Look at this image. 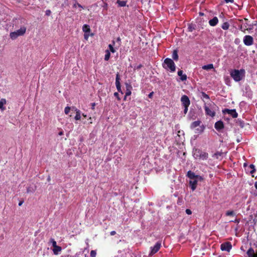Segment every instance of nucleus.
<instances>
[{"instance_id":"f257e3e1","label":"nucleus","mask_w":257,"mask_h":257,"mask_svg":"<svg viewBox=\"0 0 257 257\" xmlns=\"http://www.w3.org/2000/svg\"><path fill=\"white\" fill-rule=\"evenodd\" d=\"M186 176L190 179L189 183V186L192 191H194L196 189L198 182H202L204 180V178L202 176L196 175L191 171H188Z\"/></svg>"},{"instance_id":"f03ea898","label":"nucleus","mask_w":257,"mask_h":257,"mask_svg":"<svg viewBox=\"0 0 257 257\" xmlns=\"http://www.w3.org/2000/svg\"><path fill=\"white\" fill-rule=\"evenodd\" d=\"M231 77L236 82L241 80L245 76V70L243 69L240 70L234 69L230 72Z\"/></svg>"},{"instance_id":"7ed1b4c3","label":"nucleus","mask_w":257,"mask_h":257,"mask_svg":"<svg viewBox=\"0 0 257 257\" xmlns=\"http://www.w3.org/2000/svg\"><path fill=\"white\" fill-rule=\"evenodd\" d=\"M163 67L164 68L167 70H170V72H174L176 70L175 64L170 58H166L163 64Z\"/></svg>"},{"instance_id":"20e7f679","label":"nucleus","mask_w":257,"mask_h":257,"mask_svg":"<svg viewBox=\"0 0 257 257\" xmlns=\"http://www.w3.org/2000/svg\"><path fill=\"white\" fill-rule=\"evenodd\" d=\"M193 156L195 158H199L202 160H207L208 158V154L207 153L202 151L199 149H195L193 150Z\"/></svg>"},{"instance_id":"39448f33","label":"nucleus","mask_w":257,"mask_h":257,"mask_svg":"<svg viewBox=\"0 0 257 257\" xmlns=\"http://www.w3.org/2000/svg\"><path fill=\"white\" fill-rule=\"evenodd\" d=\"M218 109V106L214 103L210 104V108L206 105L204 106L206 114L211 117H214L215 115V111Z\"/></svg>"},{"instance_id":"423d86ee","label":"nucleus","mask_w":257,"mask_h":257,"mask_svg":"<svg viewBox=\"0 0 257 257\" xmlns=\"http://www.w3.org/2000/svg\"><path fill=\"white\" fill-rule=\"evenodd\" d=\"M26 31L25 27H22L16 31L10 33V37L12 40L17 39L19 36L23 35Z\"/></svg>"},{"instance_id":"0eeeda50","label":"nucleus","mask_w":257,"mask_h":257,"mask_svg":"<svg viewBox=\"0 0 257 257\" xmlns=\"http://www.w3.org/2000/svg\"><path fill=\"white\" fill-rule=\"evenodd\" d=\"M222 113L224 114L228 113L230 114L233 118H236L238 116V113L236 112L235 109H229L225 108L222 110Z\"/></svg>"},{"instance_id":"6e6552de","label":"nucleus","mask_w":257,"mask_h":257,"mask_svg":"<svg viewBox=\"0 0 257 257\" xmlns=\"http://www.w3.org/2000/svg\"><path fill=\"white\" fill-rule=\"evenodd\" d=\"M120 75L118 73H117L116 75V78H115V85H116V89L119 92L121 93V94H123V92L121 89V85H120Z\"/></svg>"},{"instance_id":"1a4fd4ad","label":"nucleus","mask_w":257,"mask_h":257,"mask_svg":"<svg viewBox=\"0 0 257 257\" xmlns=\"http://www.w3.org/2000/svg\"><path fill=\"white\" fill-rule=\"evenodd\" d=\"M244 44L246 46H250L253 44V38L251 36L246 35L243 38Z\"/></svg>"},{"instance_id":"9d476101","label":"nucleus","mask_w":257,"mask_h":257,"mask_svg":"<svg viewBox=\"0 0 257 257\" xmlns=\"http://www.w3.org/2000/svg\"><path fill=\"white\" fill-rule=\"evenodd\" d=\"M181 101L183 106H189L190 104V99L189 97L186 95H183L181 97Z\"/></svg>"},{"instance_id":"9b49d317","label":"nucleus","mask_w":257,"mask_h":257,"mask_svg":"<svg viewBox=\"0 0 257 257\" xmlns=\"http://www.w3.org/2000/svg\"><path fill=\"white\" fill-rule=\"evenodd\" d=\"M232 245L230 242H225L221 244V249L222 250L229 251Z\"/></svg>"},{"instance_id":"f8f14e48","label":"nucleus","mask_w":257,"mask_h":257,"mask_svg":"<svg viewBox=\"0 0 257 257\" xmlns=\"http://www.w3.org/2000/svg\"><path fill=\"white\" fill-rule=\"evenodd\" d=\"M161 246V243L160 241H158L154 247H151V251L150 254L152 255L158 251Z\"/></svg>"},{"instance_id":"ddd939ff","label":"nucleus","mask_w":257,"mask_h":257,"mask_svg":"<svg viewBox=\"0 0 257 257\" xmlns=\"http://www.w3.org/2000/svg\"><path fill=\"white\" fill-rule=\"evenodd\" d=\"M215 129L218 131H220L224 128V125L222 121L219 120L215 122L214 124Z\"/></svg>"},{"instance_id":"4468645a","label":"nucleus","mask_w":257,"mask_h":257,"mask_svg":"<svg viewBox=\"0 0 257 257\" xmlns=\"http://www.w3.org/2000/svg\"><path fill=\"white\" fill-rule=\"evenodd\" d=\"M247 257H257V251L255 252L252 247H250L246 252Z\"/></svg>"},{"instance_id":"2eb2a0df","label":"nucleus","mask_w":257,"mask_h":257,"mask_svg":"<svg viewBox=\"0 0 257 257\" xmlns=\"http://www.w3.org/2000/svg\"><path fill=\"white\" fill-rule=\"evenodd\" d=\"M125 88H126V92H125L126 96H130L132 94L131 90L133 89V87H132V85L130 83H125Z\"/></svg>"},{"instance_id":"dca6fc26","label":"nucleus","mask_w":257,"mask_h":257,"mask_svg":"<svg viewBox=\"0 0 257 257\" xmlns=\"http://www.w3.org/2000/svg\"><path fill=\"white\" fill-rule=\"evenodd\" d=\"M178 75L180 76V80L182 81H185L187 80V77L186 74H183V71L181 70H179L178 71Z\"/></svg>"},{"instance_id":"f3484780","label":"nucleus","mask_w":257,"mask_h":257,"mask_svg":"<svg viewBox=\"0 0 257 257\" xmlns=\"http://www.w3.org/2000/svg\"><path fill=\"white\" fill-rule=\"evenodd\" d=\"M218 22V18L216 17H214L212 19L209 20V24L211 26H215L217 24Z\"/></svg>"},{"instance_id":"a211bd4d","label":"nucleus","mask_w":257,"mask_h":257,"mask_svg":"<svg viewBox=\"0 0 257 257\" xmlns=\"http://www.w3.org/2000/svg\"><path fill=\"white\" fill-rule=\"evenodd\" d=\"M196 28V25L193 23H190L188 24V32H192L193 30H195Z\"/></svg>"},{"instance_id":"6ab92c4d","label":"nucleus","mask_w":257,"mask_h":257,"mask_svg":"<svg viewBox=\"0 0 257 257\" xmlns=\"http://www.w3.org/2000/svg\"><path fill=\"white\" fill-rule=\"evenodd\" d=\"M62 250V248L61 246H56L54 247L53 249V251L54 254H58L60 251H61Z\"/></svg>"},{"instance_id":"aec40b11","label":"nucleus","mask_w":257,"mask_h":257,"mask_svg":"<svg viewBox=\"0 0 257 257\" xmlns=\"http://www.w3.org/2000/svg\"><path fill=\"white\" fill-rule=\"evenodd\" d=\"M201 123V121L200 120H197L193 122L190 126V127L191 128H194L197 126H200V123Z\"/></svg>"},{"instance_id":"412c9836","label":"nucleus","mask_w":257,"mask_h":257,"mask_svg":"<svg viewBox=\"0 0 257 257\" xmlns=\"http://www.w3.org/2000/svg\"><path fill=\"white\" fill-rule=\"evenodd\" d=\"M202 68L204 70H209L214 68L213 65L212 64H209L208 65H204Z\"/></svg>"},{"instance_id":"4be33fe9","label":"nucleus","mask_w":257,"mask_h":257,"mask_svg":"<svg viewBox=\"0 0 257 257\" xmlns=\"http://www.w3.org/2000/svg\"><path fill=\"white\" fill-rule=\"evenodd\" d=\"M236 123L237 125L240 126V127L243 128L244 126L245 123L243 120L241 119H237L236 120Z\"/></svg>"},{"instance_id":"5701e85b","label":"nucleus","mask_w":257,"mask_h":257,"mask_svg":"<svg viewBox=\"0 0 257 257\" xmlns=\"http://www.w3.org/2000/svg\"><path fill=\"white\" fill-rule=\"evenodd\" d=\"M172 58L175 61H177L178 60L179 57L178 55V51L177 50H174L173 51L172 54Z\"/></svg>"},{"instance_id":"b1692460","label":"nucleus","mask_w":257,"mask_h":257,"mask_svg":"<svg viewBox=\"0 0 257 257\" xmlns=\"http://www.w3.org/2000/svg\"><path fill=\"white\" fill-rule=\"evenodd\" d=\"M6 103V100L4 98H2L0 100V109L2 110H5V108L4 107V105Z\"/></svg>"},{"instance_id":"393cba45","label":"nucleus","mask_w":257,"mask_h":257,"mask_svg":"<svg viewBox=\"0 0 257 257\" xmlns=\"http://www.w3.org/2000/svg\"><path fill=\"white\" fill-rule=\"evenodd\" d=\"M82 30L85 33H89L90 32L89 26L87 25H84L83 26Z\"/></svg>"},{"instance_id":"a878e982","label":"nucleus","mask_w":257,"mask_h":257,"mask_svg":"<svg viewBox=\"0 0 257 257\" xmlns=\"http://www.w3.org/2000/svg\"><path fill=\"white\" fill-rule=\"evenodd\" d=\"M199 127L197 128L196 129V133H198V134H201L202 133L204 129H205V126L203 125H200V126H199Z\"/></svg>"},{"instance_id":"bb28decb","label":"nucleus","mask_w":257,"mask_h":257,"mask_svg":"<svg viewBox=\"0 0 257 257\" xmlns=\"http://www.w3.org/2000/svg\"><path fill=\"white\" fill-rule=\"evenodd\" d=\"M110 53L109 51L108 50H106L105 57H104V60L105 61H108L110 58Z\"/></svg>"},{"instance_id":"cd10ccee","label":"nucleus","mask_w":257,"mask_h":257,"mask_svg":"<svg viewBox=\"0 0 257 257\" xmlns=\"http://www.w3.org/2000/svg\"><path fill=\"white\" fill-rule=\"evenodd\" d=\"M117 4H118L119 7H124L126 5V2L124 1L117 0Z\"/></svg>"},{"instance_id":"c85d7f7f","label":"nucleus","mask_w":257,"mask_h":257,"mask_svg":"<svg viewBox=\"0 0 257 257\" xmlns=\"http://www.w3.org/2000/svg\"><path fill=\"white\" fill-rule=\"evenodd\" d=\"M35 190H36V187L35 188H34L31 186H29L27 188V192L28 193L34 192L35 191Z\"/></svg>"},{"instance_id":"c756f323","label":"nucleus","mask_w":257,"mask_h":257,"mask_svg":"<svg viewBox=\"0 0 257 257\" xmlns=\"http://www.w3.org/2000/svg\"><path fill=\"white\" fill-rule=\"evenodd\" d=\"M229 27V24L228 22H225L221 26V28L222 29H223V30H227L228 29Z\"/></svg>"},{"instance_id":"7c9ffc66","label":"nucleus","mask_w":257,"mask_h":257,"mask_svg":"<svg viewBox=\"0 0 257 257\" xmlns=\"http://www.w3.org/2000/svg\"><path fill=\"white\" fill-rule=\"evenodd\" d=\"M81 116H80V111L79 110H76V114L75 116V119L76 120H79L80 119Z\"/></svg>"},{"instance_id":"2f4dec72","label":"nucleus","mask_w":257,"mask_h":257,"mask_svg":"<svg viewBox=\"0 0 257 257\" xmlns=\"http://www.w3.org/2000/svg\"><path fill=\"white\" fill-rule=\"evenodd\" d=\"M249 168L251 169V170L250 171V174H253L255 172V166L253 164H250L249 166Z\"/></svg>"},{"instance_id":"473e14b6","label":"nucleus","mask_w":257,"mask_h":257,"mask_svg":"<svg viewBox=\"0 0 257 257\" xmlns=\"http://www.w3.org/2000/svg\"><path fill=\"white\" fill-rule=\"evenodd\" d=\"M225 214L226 216H234L235 215V213H234V211L232 210H228V211H226Z\"/></svg>"},{"instance_id":"72a5a7b5","label":"nucleus","mask_w":257,"mask_h":257,"mask_svg":"<svg viewBox=\"0 0 257 257\" xmlns=\"http://www.w3.org/2000/svg\"><path fill=\"white\" fill-rule=\"evenodd\" d=\"M108 47H109V52H111L112 53H114L115 52V50L114 49V48L113 47L112 45H111V44H109L108 45Z\"/></svg>"},{"instance_id":"f704fd0d","label":"nucleus","mask_w":257,"mask_h":257,"mask_svg":"<svg viewBox=\"0 0 257 257\" xmlns=\"http://www.w3.org/2000/svg\"><path fill=\"white\" fill-rule=\"evenodd\" d=\"M50 242L52 243L53 247L57 245L56 241L53 238H51Z\"/></svg>"},{"instance_id":"c9c22d12","label":"nucleus","mask_w":257,"mask_h":257,"mask_svg":"<svg viewBox=\"0 0 257 257\" xmlns=\"http://www.w3.org/2000/svg\"><path fill=\"white\" fill-rule=\"evenodd\" d=\"M96 255V252L95 250H92L90 252L91 257H95Z\"/></svg>"},{"instance_id":"e433bc0d","label":"nucleus","mask_w":257,"mask_h":257,"mask_svg":"<svg viewBox=\"0 0 257 257\" xmlns=\"http://www.w3.org/2000/svg\"><path fill=\"white\" fill-rule=\"evenodd\" d=\"M202 96L204 98H206V99H209V96L208 94H206L205 92H202Z\"/></svg>"},{"instance_id":"4c0bfd02","label":"nucleus","mask_w":257,"mask_h":257,"mask_svg":"<svg viewBox=\"0 0 257 257\" xmlns=\"http://www.w3.org/2000/svg\"><path fill=\"white\" fill-rule=\"evenodd\" d=\"M70 107L69 106H67L65 108L64 112L65 113L67 114L70 111Z\"/></svg>"},{"instance_id":"58836bf2","label":"nucleus","mask_w":257,"mask_h":257,"mask_svg":"<svg viewBox=\"0 0 257 257\" xmlns=\"http://www.w3.org/2000/svg\"><path fill=\"white\" fill-rule=\"evenodd\" d=\"M185 212H186V214H187L188 215H190L192 214V211L189 209H186Z\"/></svg>"},{"instance_id":"ea45409f","label":"nucleus","mask_w":257,"mask_h":257,"mask_svg":"<svg viewBox=\"0 0 257 257\" xmlns=\"http://www.w3.org/2000/svg\"><path fill=\"white\" fill-rule=\"evenodd\" d=\"M189 106H184V113L185 114H186L187 111H188V108Z\"/></svg>"},{"instance_id":"a19ab883","label":"nucleus","mask_w":257,"mask_h":257,"mask_svg":"<svg viewBox=\"0 0 257 257\" xmlns=\"http://www.w3.org/2000/svg\"><path fill=\"white\" fill-rule=\"evenodd\" d=\"M51 14V11L49 10H47L46 11V16H50Z\"/></svg>"},{"instance_id":"79ce46f5","label":"nucleus","mask_w":257,"mask_h":257,"mask_svg":"<svg viewBox=\"0 0 257 257\" xmlns=\"http://www.w3.org/2000/svg\"><path fill=\"white\" fill-rule=\"evenodd\" d=\"M114 95L117 98V99L119 100H120V97H119V95H118V93L117 92H115L114 93Z\"/></svg>"},{"instance_id":"37998d69","label":"nucleus","mask_w":257,"mask_h":257,"mask_svg":"<svg viewBox=\"0 0 257 257\" xmlns=\"http://www.w3.org/2000/svg\"><path fill=\"white\" fill-rule=\"evenodd\" d=\"M95 103H91V108L92 109H94V107H95Z\"/></svg>"},{"instance_id":"c03bdc74","label":"nucleus","mask_w":257,"mask_h":257,"mask_svg":"<svg viewBox=\"0 0 257 257\" xmlns=\"http://www.w3.org/2000/svg\"><path fill=\"white\" fill-rule=\"evenodd\" d=\"M224 1L226 3H233L234 2V0H224Z\"/></svg>"},{"instance_id":"a18cd8bd","label":"nucleus","mask_w":257,"mask_h":257,"mask_svg":"<svg viewBox=\"0 0 257 257\" xmlns=\"http://www.w3.org/2000/svg\"><path fill=\"white\" fill-rule=\"evenodd\" d=\"M142 67H143V65L142 64H140L136 67V69L139 70V69H140Z\"/></svg>"},{"instance_id":"49530a36","label":"nucleus","mask_w":257,"mask_h":257,"mask_svg":"<svg viewBox=\"0 0 257 257\" xmlns=\"http://www.w3.org/2000/svg\"><path fill=\"white\" fill-rule=\"evenodd\" d=\"M103 8L107 9V4L104 3L103 6H102Z\"/></svg>"},{"instance_id":"de8ad7c7","label":"nucleus","mask_w":257,"mask_h":257,"mask_svg":"<svg viewBox=\"0 0 257 257\" xmlns=\"http://www.w3.org/2000/svg\"><path fill=\"white\" fill-rule=\"evenodd\" d=\"M76 5H77L78 7L82 8V6H81L80 4H78V3H76V4H75L74 5V7H76Z\"/></svg>"},{"instance_id":"09e8293b","label":"nucleus","mask_w":257,"mask_h":257,"mask_svg":"<svg viewBox=\"0 0 257 257\" xmlns=\"http://www.w3.org/2000/svg\"><path fill=\"white\" fill-rule=\"evenodd\" d=\"M111 235H114L116 234V232L115 231H112L110 233Z\"/></svg>"},{"instance_id":"8fccbe9b","label":"nucleus","mask_w":257,"mask_h":257,"mask_svg":"<svg viewBox=\"0 0 257 257\" xmlns=\"http://www.w3.org/2000/svg\"><path fill=\"white\" fill-rule=\"evenodd\" d=\"M153 92H151L148 95L149 97L151 98L153 95Z\"/></svg>"},{"instance_id":"3c124183","label":"nucleus","mask_w":257,"mask_h":257,"mask_svg":"<svg viewBox=\"0 0 257 257\" xmlns=\"http://www.w3.org/2000/svg\"><path fill=\"white\" fill-rule=\"evenodd\" d=\"M23 203H24L23 200L20 201V202L19 203V206H21Z\"/></svg>"},{"instance_id":"603ef678","label":"nucleus","mask_w":257,"mask_h":257,"mask_svg":"<svg viewBox=\"0 0 257 257\" xmlns=\"http://www.w3.org/2000/svg\"><path fill=\"white\" fill-rule=\"evenodd\" d=\"M88 37V35H87L86 33H85V34H84V38L87 40Z\"/></svg>"},{"instance_id":"864d4df0","label":"nucleus","mask_w":257,"mask_h":257,"mask_svg":"<svg viewBox=\"0 0 257 257\" xmlns=\"http://www.w3.org/2000/svg\"><path fill=\"white\" fill-rule=\"evenodd\" d=\"M58 135H59V136H62V135H63V132H62V131H61V132H60L59 133Z\"/></svg>"},{"instance_id":"5fc2aeb1","label":"nucleus","mask_w":257,"mask_h":257,"mask_svg":"<svg viewBox=\"0 0 257 257\" xmlns=\"http://www.w3.org/2000/svg\"><path fill=\"white\" fill-rule=\"evenodd\" d=\"M254 187L257 189V182H255L254 183Z\"/></svg>"},{"instance_id":"6e6d98bb","label":"nucleus","mask_w":257,"mask_h":257,"mask_svg":"<svg viewBox=\"0 0 257 257\" xmlns=\"http://www.w3.org/2000/svg\"><path fill=\"white\" fill-rule=\"evenodd\" d=\"M117 40V42H120L121 39H120V38L119 37H118V38H117V40Z\"/></svg>"},{"instance_id":"4d7b16f0","label":"nucleus","mask_w":257,"mask_h":257,"mask_svg":"<svg viewBox=\"0 0 257 257\" xmlns=\"http://www.w3.org/2000/svg\"><path fill=\"white\" fill-rule=\"evenodd\" d=\"M127 96H126V94H125V96H124V98H123V100H126Z\"/></svg>"},{"instance_id":"13d9d810","label":"nucleus","mask_w":257,"mask_h":257,"mask_svg":"<svg viewBox=\"0 0 257 257\" xmlns=\"http://www.w3.org/2000/svg\"><path fill=\"white\" fill-rule=\"evenodd\" d=\"M253 223H254V224H256V221L255 220V219H253Z\"/></svg>"},{"instance_id":"bf43d9fd","label":"nucleus","mask_w":257,"mask_h":257,"mask_svg":"<svg viewBox=\"0 0 257 257\" xmlns=\"http://www.w3.org/2000/svg\"><path fill=\"white\" fill-rule=\"evenodd\" d=\"M199 15L200 16H203L204 14L203 13L200 12V13H199Z\"/></svg>"},{"instance_id":"052dcab7","label":"nucleus","mask_w":257,"mask_h":257,"mask_svg":"<svg viewBox=\"0 0 257 257\" xmlns=\"http://www.w3.org/2000/svg\"><path fill=\"white\" fill-rule=\"evenodd\" d=\"M249 218H250V219H252V218H253L252 215H250V216H249Z\"/></svg>"},{"instance_id":"680f3d73","label":"nucleus","mask_w":257,"mask_h":257,"mask_svg":"<svg viewBox=\"0 0 257 257\" xmlns=\"http://www.w3.org/2000/svg\"><path fill=\"white\" fill-rule=\"evenodd\" d=\"M234 222L238 223L239 222V220H238L237 219H236Z\"/></svg>"},{"instance_id":"e2e57ef3","label":"nucleus","mask_w":257,"mask_h":257,"mask_svg":"<svg viewBox=\"0 0 257 257\" xmlns=\"http://www.w3.org/2000/svg\"><path fill=\"white\" fill-rule=\"evenodd\" d=\"M254 245L255 246V247L257 248V243H254Z\"/></svg>"},{"instance_id":"0e129e2a","label":"nucleus","mask_w":257,"mask_h":257,"mask_svg":"<svg viewBox=\"0 0 257 257\" xmlns=\"http://www.w3.org/2000/svg\"><path fill=\"white\" fill-rule=\"evenodd\" d=\"M82 115H83V116L84 117H85V118L86 117V115H85L84 114H83Z\"/></svg>"},{"instance_id":"69168bd1","label":"nucleus","mask_w":257,"mask_h":257,"mask_svg":"<svg viewBox=\"0 0 257 257\" xmlns=\"http://www.w3.org/2000/svg\"><path fill=\"white\" fill-rule=\"evenodd\" d=\"M244 167H246L247 166L246 164V163H244V165H243Z\"/></svg>"},{"instance_id":"338daca9","label":"nucleus","mask_w":257,"mask_h":257,"mask_svg":"<svg viewBox=\"0 0 257 257\" xmlns=\"http://www.w3.org/2000/svg\"><path fill=\"white\" fill-rule=\"evenodd\" d=\"M50 180V177L49 176L48 178V180L49 181Z\"/></svg>"},{"instance_id":"774afa93","label":"nucleus","mask_w":257,"mask_h":257,"mask_svg":"<svg viewBox=\"0 0 257 257\" xmlns=\"http://www.w3.org/2000/svg\"><path fill=\"white\" fill-rule=\"evenodd\" d=\"M255 216H257V210H256V214H255Z\"/></svg>"}]
</instances>
